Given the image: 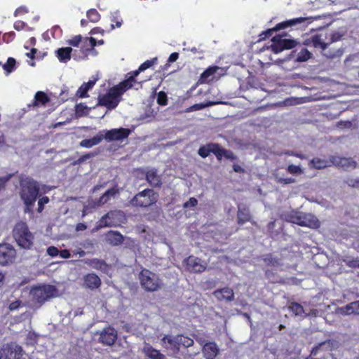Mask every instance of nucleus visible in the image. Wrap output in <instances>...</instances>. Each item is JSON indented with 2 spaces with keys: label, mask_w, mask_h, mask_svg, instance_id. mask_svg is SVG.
Segmentation results:
<instances>
[{
  "label": "nucleus",
  "mask_w": 359,
  "mask_h": 359,
  "mask_svg": "<svg viewBox=\"0 0 359 359\" xmlns=\"http://www.w3.org/2000/svg\"><path fill=\"white\" fill-rule=\"evenodd\" d=\"M111 22L115 23V25L113 23L111 25V29H114L115 27H121L122 25V20H118L116 17H114Z\"/></svg>",
  "instance_id": "69168bd1"
},
{
  "label": "nucleus",
  "mask_w": 359,
  "mask_h": 359,
  "mask_svg": "<svg viewBox=\"0 0 359 359\" xmlns=\"http://www.w3.org/2000/svg\"><path fill=\"white\" fill-rule=\"evenodd\" d=\"M87 18L92 22H97L100 20V14L95 8L88 10L86 13Z\"/></svg>",
  "instance_id": "a19ab883"
},
{
  "label": "nucleus",
  "mask_w": 359,
  "mask_h": 359,
  "mask_svg": "<svg viewBox=\"0 0 359 359\" xmlns=\"http://www.w3.org/2000/svg\"><path fill=\"white\" fill-rule=\"evenodd\" d=\"M342 313L346 315L359 314V301L351 302L341 309Z\"/></svg>",
  "instance_id": "72a5a7b5"
},
{
  "label": "nucleus",
  "mask_w": 359,
  "mask_h": 359,
  "mask_svg": "<svg viewBox=\"0 0 359 359\" xmlns=\"http://www.w3.org/2000/svg\"><path fill=\"white\" fill-rule=\"evenodd\" d=\"M49 203V198L48 196H43L38 201L37 212L41 213L44 209V205Z\"/></svg>",
  "instance_id": "de8ad7c7"
},
{
  "label": "nucleus",
  "mask_w": 359,
  "mask_h": 359,
  "mask_svg": "<svg viewBox=\"0 0 359 359\" xmlns=\"http://www.w3.org/2000/svg\"><path fill=\"white\" fill-rule=\"evenodd\" d=\"M121 215V211L111 210L103 215L96 223L95 226L93 229V232H95L104 227L116 226L118 216Z\"/></svg>",
  "instance_id": "ddd939ff"
},
{
  "label": "nucleus",
  "mask_w": 359,
  "mask_h": 359,
  "mask_svg": "<svg viewBox=\"0 0 359 359\" xmlns=\"http://www.w3.org/2000/svg\"><path fill=\"white\" fill-rule=\"evenodd\" d=\"M106 241L112 246H118L123 244L124 237L119 231L110 230L106 233Z\"/></svg>",
  "instance_id": "5701e85b"
},
{
  "label": "nucleus",
  "mask_w": 359,
  "mask_h": 359,
  "mask_svg": "<svg viewBox=\"0 0 359 359\" xmlns=\"http://www.w3.org/2000/svg\"><path fill=\"white\" fill-rule=\"evenodd\" d=\"M146 180L153 187H160L162 184L161 178L154 169L149 170L146 173Z\"/></svg>",
  "instance_id": "b1692460"
},
{
  "label": "nucleus",
  "mask_w": 359,
  "mask_h": 359,
  "mask_svg": "<svg viewBox=\"0 0 359 359\" xmlns=\"http://www.w3.org/2000/svg\"><path fill=\"white\" fill-rule=\"evenodd\" d=\"M20 196L25 206V212L33 213V208L39 194L40 185L30 177L20 180Z\"/></svg>",
  "instance_id": "f257e3e1"
},
{
  "label": "nucleus",
  "mask_w": 359,
  "mask_h": 359,
  "mask_svg": "<svg viewBox=\"0 0 359 359\" xmlns=\"http://www.w3.org/2000/svg\"><path fill=\"white\" fill-rule=\"evenodd\" d=\"M118 193V190L116 188H115V187L109 189L108 190H107L104 192L105 195H107V197H109V199L111 197H114Z\"/></svg>",
  "instance_id": "e2e57ef3"
},
{
  "label": "nucleus",
  "mask_w": 359,
  "mask_h": 359,
  "mask_svg": "<svg viewBox=\"0 0 359 359\" xmlns=\"http://www.w3.org/2000/svg\"><path fill=\"white\" fill-rule=\"evenodd\" d=\"M135 82L133 81V77H128L126 76V79L120 82L118 84L114 86V88L122 96V95L128 90L132 88Z\"/></svg>",
  "instance_id": "bb28decb"
},
{
  "label": "nucleus",
  "mask_w": 359,
  "mask_h": 359,
  "mask_svg": "<svg viewBox=\"0 0 359 359\" xmlns=\"http://www.w3.org/2000/svg\"><path fill=\"white\" fill-rule=\"evenodd\" d=\"M81 46V51L83 58L87 57L91 52H95V47L97 45V41L93 37L83 38Z\"/></svg>",
  "instance_id": "412c9836"
},
{
  "label": "nucleus",
  "mask_w": 359,
  "mask_h": 359,
  "mask_svg": "<svg viewBox=\"0 0 359 359\" xmlns=\"http://www.w3.org/2000/svg\"><path fill=\"white\" fill-rule=\"evenodd\" d=\"M13 237L18 245L25 250H32L34 245V236L30 231L27 224L19 222L14 226Z\"/></svg>",
  "instance_id": "f03ea898"
},
{
  "label": "nucleus",
  "mask_w": 359,
  "mask_h": 359,
  "mask_svg": "<svg viewBox=\"0 0 359 359\" xmlns=\"http://www.w3.org/2000/svg\"><path fill=\"white\" fill-rule=\"evenodd\" d=\"M262 259L268 266H278L280 265L279 259L274 257L271 254L266 255Z\"/></svg>",
  "instance_id": "4c0bfd02"
},
{
  "label": "nucleus",
  "mask_w": 359,
  "mask_h": 359,
  "mask_svg": "<svg viewBox=\"0 0 359 359\" xmlns=\"http://www.w3.org/2000/svg\"><path fill=\"white\" fill-rule=\"evenodd\" d=\"M25 353L20 346L4 345L0 348V359H27Z\"/></svg>",
  "instance_id": "f8f14e48"
},
{
  "label": "nucleus",
  "mask_w": 359,
  "mask_h": 359,
  "mask_svg": "<svg viewBox=\"0 0 359 359\" xmlns=\"http://www.w3.org/2000/svg\"><path fill=\"white\" fill-rule=\"evenodd\" d=\"M59 255L64 259H68L71 257L69 250L67 249L59 251Z\"/></svg>",
  "instance_id": "774afa93"
},
{
  "label": "nucleus",
  "mask_w": 359,
  "mask_h": 359,
  "mask_svg": "<svg viewBox=\"0 0 359 359\" xmlns=\"http://www.w3.org/2000/svg\"><path fill=\"white\" fill-rule=\"evenodd\" d=\"M86 264H87L89 266L96 270H99L103 272H106L108 269V264L106 263L104 260L93 258L90 259H88L86 261Z\"/></svg>",
  "instance_id": "cd10ccee"
},
{
  "label": "nucleus",
  "mask_w": 359,
  "mask_h": 359,
  "mask_svg": "<svg viewBox=\"0 0 359 359\" xmlns=\"http://www.w3.org/2000/svg\"><path fill=\"white\" fill-rule=\"evenodd\" d=\"M12 177V174H8L6 176L0 177V191L5 188L6 184L11 180Z\"/></svg>",
  "instance_id": "4d7b16f0"
},
{
  "label": "nucleus",
  "mask_w": 359,
  "mask_h": 359,
  "mask_svg": "<svg viewBox=\"0 0 359 359\" xmlns=\"http://www.w3.org/2000/svg\"><path fill=\"white\" fill-rule=\"evenodd\" d=\"M265 276L271 283H283L284 282L282 278L276 274V273H274L271 270H266L265 271Z\"/></svg>",
  "instance_id": "58836bf2"
},
{
  "label": "nucleus",
  "mask_w": 359,
  "mask_h": 359,
  "mask_svg": "<svg viewBox=\"0 0 359 359\" xmlns=\"http://www.w3.org/2000/svg\"><path fill=\"white\" fill-rule=\"evenodd\" d=\"M98 103L100 106L105 107L107 109H115L121 100V95L118 91L111 87L107 93L98 96Z\"/></svg>",
  "instance_id": "1a4fd4ad"
},
{
  "label": "nucleus",
  "mask_w": 359,
  "mask_h": 359,
  "mask_svg": "<svg viewBox=\"0 0 359 359\" xmlns=\"http://www.w3.org/2000/svg\"><path fill=\"white\" fill-rule=\"evenodd\" d=\"M15 37V33L14 32H9L7 33H5L2 36V41L5 43H10L14 40Z\"/></svg>",
  "instance_id": "3c124183"
},
{
  "label": "nucleus",
  "mask_w": 359,
  "mask_h": 359,
  "mask_svg": "<svg viewBox=\"0 0 359 359\" xmlns=\"http://www.w3.org/2000/svg\"><path fill=\"white\" fill-rule=\"evenodd\" d=\"M157 103L161 106H165L168 104V96L164 91H160L157 95Z\"/></svg>",
  "instance_id": "a18cd8bd"
},
{
  "label": "nucleus",
  "mask_w": 359,
  "mask_h": 359,
  "mask_svg": "<svg viewBox=\"0 0 359 359\" xmlns=\"http://www.w3.org/2000/svg\"><path fill=\"white\" fill-rule=\"evenodd\" d=\"M248 222H251L252 224H255V222L252 221V216L249 208L246 205H238L237 211V223L239 225H243Z\"/></svg>",
  "instance_id": "aec40b11"
},
{
  "label": "nucleus",
  "mask_w": 359,
  "mask_h": 359,
  "mask_svg": "<svg viewBox=\"0 0 359 359\" xmlns=\"http://www.w3.org/2000/svg\"><path fill=\"white\" fill-rule=\"evenodd\" d=\"M95 156V154L88 153L84 155L81 156L76 161L74 162V165L81 164V163L86 161V160Z\"/></svg>",
  "instance_id": "603ef678"
},
{
  "label": "nucleus",
  "mask_w": 359,
  "mask_h": 359,
  "mask_svg": "<svg viewBox=\"0 0 359 359\" xmlns=\"http://www.w3.org/2000/svg\"><path fill=\"white\" fill-rule=\"evenodd\" d=\"M157 62V58H153L151 60H148L144 62L142 64L140 65V70H142V72L147 69L148 68L152 67L154 65H155Z\"/></svg>",
  "instance_id": "49530a36"
},
{
  "label": "nucleus",
  "mask_w": 359,
  "mask_h": 359,
  "mask_svg": "<svg viewBox=\"0 0 359 359\" xmlns=\"http://www.w3.org/2000/svg\"><path fill=\"white\" fill-rule=\"evenodd\" d=\"M16 60L13 57H8L7 62L3 65V68L6 74H10L15 69Z\"/></svg>",
  "instance_id": "ea45409f"
},
{
  "label": "nucleus",
  "mask_w": 359,
  "mask_h": 359,
  "mask_svg": "<svg viewBox=\"0 0 359 359\" xmlns=\"http://www.w3.org/2000/svg\"><path fill=\"white\" fill-rule=\"evenodd\" d=\"M146 354L151 359H166L163 354L151 346L147 348Z\"/></svg>",
  "instance_id": "e433bc0d"
},
{
  "label": "nucleus",
  "mask_w": 359,
  "mask_h": 359,
  "mask_svg": "<svg viewBox=\"0 0 359 359\" xmlns=\"http://www.w3.org/2000/svg\"><path fill=\"white\" fill-rule=\"evenodd\" d=\"M283 35H276L271 39L272 43L270 46L273 53L277 54L284 50L292 49L297 45V41L294 39H284Z\"/></svg>",
  "instance_id": "9d476101"
},
{
  "label": "nucleus",
  "mask_w": 359,
  "mask_h": 359,
  "mask_svg": "<svg viewBox=\"0 0 359 359\" xmlns=\"http://www.w3.org/2000/svg\"><path fill=\"white\" fill-rule=\"evenodd\" d=\"M345 264L351 268H359V257H346L343 259Z\"/></svg>",
  "instance_id": "37998d69"
},
{
  "label": "nucleus",
  "mask_w": 359,
  "mask_h": 359,
  "mask_svg": "<svg viewBox=\"0 0 359 359\" xmlns=\"http://www.w3.org/2000/svg\"><path fill=\"white\" fill-rule=\"evenodd\" d=\"M325 344V341L319 343L316 346L312 348L309 355L305 358V359H321V358H315L314 357L318 353L321 347Z\"/></svg>",
  "instance_id": "c03bdc74"
},
{
  "label": "nucleus",
  "mask_w": 359,
  "mask_h": 359,
  "mask_svg": "<svg viewBox=\"0 0 359 359\" xmlns=\"http://www.w3.org/2000/svg\"><path fill=\"white\" fill-rule=\"evenodd\" d=\"M309 165L311 168L317 170H321L327 167H330L332 165L331 162V156H330L328 159L315 157L310 161Z\"/></svg>",
  "instance_id": "393cba45"
},
{
  "label": "nucleus",
  "mask_w": 359,
  "mask_h": 359,
  "mask_svg": "<svg viewBox=\"0 0 359 359\" xmlns=\"http://www.w3.org/2000/svg\"><path fill=\"white\" fill-rule=\"evenodd\" d=\"M346 184L352 187H358L359 184V179L358 180H353V179H348L346 181Z\"/></svg>",
  "instance_id": "338daca9"
},
{
  "label": "nucleus",
  "mask_w": 359,
  "mask_h": 359,
  "mask_svg": "<svg viewBox=\"0 0 359 359\" xmlns=\"http://www.w3.org/2000/svg\"><path fill=\"white\" fill-rule=\"evenodd\" d=\"M158 198V193L147 188L136 194L130 203L133 207L146 208L156 204Z\"/></svg>",
  "instance_id": "39448f33"
},
{
  "label": "nucleus",
  "mask_w": 359,
  "mask_h": 359,
  "mask_svg": "<svg viewBox=\"0 0 359 359\" xmlns=\"http://www.w3.org/2000/svg\"><path fill=\"white\" fill-rule=\"evenodd\" d=\"M203 346L202 352L205 359H215L219 353L218 346L215 341L205 342L203 339H196Z\"/></svg>",
  "instance_id": "dca6fc26"
},
{
  "label": "nucleus",
  "mask_w": 359,
  "mask_h": 359,
  "mask_svg": "<svg viewBox=\"0 0 359 359\" xmlns=\"http://www.w3.org/2000/svg\"><path fill=\"white\" fill-rule=\"evenodd\" d=\"M82 40L83 38L81 35H76L68 40L67 43L74 47H78L79 45L81 43Z\"/></svg>",
  "instance_id": "09e8293b"
},
{
  "label": "nucleus",
  "mask_w": 359,
  "mask_h": 359,
  "mask_svg": "<svg viewBox=\"0 0 359 359\" xmlns=\"http://www.w3.org/2000/svg\"><path fill=\"white\" fill-rule=\"evenodd\" d=\"M186 269L191 273H202L206 269V264L202 260L193 255L189 256L184 260Z\"/></svg>",
  "instance_id": "2eb2a0df"
},
{
  "label": "nucleus",
  "mask_w": 359,
  "mask_h": 359,
  "mask_svg": "<svg viewBox=\"0 0 359 359\" xmlns=\"http://www.w3.org/2000/svg\"><path fill=\"white\" fill-rule=\"evenodd\" d=\"M210 153L215 154L218 161H221L223 157L231 161L238 159L232 151L223 148L218 143L206 144L200 147L198 150V155L203 158L208 157Z\"/></svg>",
  "instance_id": "20e7f679"
},
{
  "label": "nucleus",
  "mask_w": 359,
  "mask_h": 359,
  "mask_svg": "<svg viewBox=\"0 0 359 359\" xmlns=\"http://www.w3.org/2000/svg\"><path fill=\"white\" fill-rule=\"evenodd\" d=\"M177 338L178 347H180V349L181 348H189L194 345V340L189 337L184 336L183 334H178L177 335Z\"/></svg>",
  "instance_id": "f704fd0d"
},
{
  "label": "nucleus",
  "mask_w": 359,
  "mask_h": 359,
  "mask_svg": "<svg viewBox=\"0 0 359 359\" xmlns=\"http://www.w3.org/2000/svg\"><path fill=\"white\" fill-rule=\"evenodd\" d=\"M26 25H27L25 22L21 21V20H17L15 22L13 27L15 30L20 31V30L24 29V28L25 27Z\"/></svg>",
  "instance_id": "680f3d73"
},
{
  "label": "nucleus",
  "mask_w": 359,
  "mask_h": 359,
  "mask_svg": "<svg viewBox=\"0 0 359 359\" xmlns=\"http://www.w3.org/2000/svg\"><path fill=\"white\" fill-rule=\"evenodd\" d=\"M289 309L295 316H302L304 313V307L297 302L291 303Z\"/></svg>",
  "instance_id": "79ce46f5"
},
{
  "label": "nucleus",
  "mask_w": 359,
  "mask_h": 359,
  "mask_svg": "<svg viewBox=\"0 0 359 359\" xmlns=\"http://www.w3.org/2000/svg\"><path fill=\"white\" fill-rule=\"evenodd\" d=\"M59 250L55 246H50L47 249V253L50 257H56L59 255Z\"/></svg>",
  "instance_id": "bf43d9fd"
},
{
  "label": "nucleus",
  "mask_w": 359,
  "mask_h": 359,
  "mask_svg": "<svg viewBox=\"0 0 359 359\" xmlns=\"http://www.w3.org/2000/svg\"><path fill=\"white\" fill-rule=\"evenodd\" d=\"M17 257L15 248L9 243L0 244V265L5 266L13 264Z\"/></svg>",
  "instance_id": "9b49d317"
},
{
  "label": "nucleus",
  "mask_w": 359,
  "mask_h": 359,
  "mask_svg": "<svg viewBox=\"0 0 359 359\" xmlns=\"http://www.w3.org/2000/svg\"><path fill=\"white\" fill-rule=\"evenodd\" d=\"M213 295L218 301L220 302H231L234 299L233 290L229 287H225L215 290L213 292Z\"/></svg>",
  "instance_id": "4be33fe9"
},
{
  "label": "nucleus",
  "mask_w": 359,
  "mask_h": 359,
  "mask_svg": "<svg viewBox=\"0 0 359 359\" xmlns=\"http://www.w3.org/2000/svg\"><path fill=\"white\" fill-rule=\"evenodd\" d=\"M162 344L165 348H170L173 351H179L178 342L177 336L172 337L171 336L165 335L161 339Z\"/></svg>",
  "instance_id": "c756f323"
},
{
  "label": "nucleus",
  "mask_w": 359,
  "mask_h": 359,
  "mask_svg": "<svg viewBox=\"0 0 359 359\" xmlns=\"http://www.w3.org/2000/svg\"><path fill=\"white\" fill-rule=\"evenodd\" d=\"M29 12L28 8L25 6H21L17 8L14 12V16L18 17L23 15Z\"/></svg>",
  "instance_id": "5fc2aeb1"
},
{
  "label": "nucleus",
  "mask_w": 359,
  "mask_h": 359,
  "mask_svg": "<svg viewBox=\"0 0 359 359\" xmlns=\"http://www.w3.org/2000/svg\"><path fill=\"white\" fill-rule=\"evenodd\" d=\"M142 287L148 292H155L161 289L162 282L159 277L151 271L143 269L139 274Z\"/></svg>",
  "instance_id": "0eeeda50"
},
{
  "label": "nucleus",
  "mask_w": 359,
  "mask_h": 359,
  "mask_svg": "<svg viewBox=\"0 0 359 359\" xmlns=\"http://www.w3.org/2000/svg\"><path fill=\"white\" fill-rule=\"evenodd\" d=\"M102 136V140L107 142L120 141L126 139L130 135L131 130L128 128H114L111 130H103Z\"/></svg>",
  "instance_id": "4468645a"
},
{
  "label": "nucleus",
  "mask_w": 359,
  "mask_h": 359,
  "mask_svg": "<svg viewBox=\"0 0 359 359\" xmlns=\"http://www.w3.org/2000/svg\"><path fill=\"white\" fill-rule=\"evenodd\" d=\"M50 101L48 95L43 91H38L34 96V100L33 102L34 106H37L39 104L41 105H45Z\"/></svg>",
  "instance_id": "c9c22d12"
},
{
  "label": "nucleus",
  "mask_w": 359,
  "mask_h": 359,
  "mask_svg": "<svg viewBox=\"0 0 359 359\" xmlns=\"http://www.w3.org/2000/svg\"><path fill=\"white\" fill-rule=\"evenodd\" d=\"M83 286L91 290L97 289L102 284V281L100 277L94 273H89L86 274L83 276Z\"/></svg>",
  "instance_id": "6ab92c4d"
},
{
  "label": "nucleus",
  "mask_w": 359,
  "mask_h": 359,
  "mask_svg": "<svg viewBox=\"0 0 359 359\" xmlns=\"http://www.w3.org/2000/svg\"><path fill=\"white\" fill-rule=\"evenodd\" d=\"M117 339V332L114 328L108 327L100 334L99 342L105 346H112Z\"/></svg>",
  "instance_id": "f3484780"
},
{
  "label": "nucleus",
  "mask_w": 359,
  "mask_h": 359,
  "mask_svg": "<svg viewBox=\"0 0 359 359\" xmlns=\"http://www.w3.org/2000/svg\"><path fill=\"white\" fill-rule=\"evenodd\" d=\"M102 133V132L100 131L97 135L92 138L83 140L80 142V146L85 148H90L99 144L103 140Z\"/></svg>",
  "instance_id": "2f4dec72"
},
{
  "label": "nucleus",
  "mask_w": 359,
  "mask_h": 359,
  "mask_svg": "<svg viewBox=\"0 0 359 359\" xmlns=\"http://www.w3.org/2000/svg\"><path fill=\"white\" fill-rule=\"evenodd\" d=\"M22 306V302L20 300H16L11 302L8 306V309L12 311L18 309Z\"/></svg>",
  "instance_id": "052dcab7"
},
{
  "label": "nucleus",
  "mask_w": 359,
  "mask_h": 359,
  "mask_svg": "<svg viewBox=\"0 0 359 359\" xmlns=\"http://www.w3.org/2000/svg\"><path fill=\"white\" fill-rule=\"evenodd\" d=\"M331 162L332 165H335L337 168H341L345 170L348 169H354L357 166V163L351 158L331 156Z\"/></svg>",
  "instance_id": "a211bd4d"
},
{
  "label": "nucleus",
  "mask_w": 359,
  "mask_h": 359,
  "mask_svg": "<svg viewBox=\"0 0 359 359\" xmlns=\"http://www.w3.org/2000/svg\"><path fill=\"white\" fill-rule=\"evenodd\" d=\"M142 72V70H140V67L135 71H131L128 72L126 76L128 77H133V81H134L135 83H137V80L135 79V77L139 75V74Z\"/></svg>",
  "instance_id": "0e129e2a"
},
{
  "label": "nucleus",
  "mask_w": 359,
  "mask_h": 359,
  "mask_svg": "<svg viewBox=\"0 0 359 359\" xmlns=\"http://www.w3.org/2000/svg\"><path fill=\"white\" fill-rule=\"evenodd\" d=\"M294 53H297L296 61L299 62H306L312 56V53L304 47L296 49Z\"/></svg>",
  "instance_id": "473e14b6"
},
{
  "label": "nucleus",
  "mask_w": 359,
  "mask_h": 359,
  "mask_svg": "<svg viewBox=\"0 0 359 359\" xmlns=\"http://www.w3.org/2000/svg\"><path fill=\"white\" fill-rule=\"evenodd\" d=\"M305 45L313 46L314 48H319L322 50H325L328 46V43L323 41L320 38V36L316 34L313 36L310 39H307L305 42Z\"/></svg>",
  "instance_id": "c85d7f7f"
},
{
  "label": "nucleus",
  "mask_w": 359,
  "mask_h": 359,
  "mask_svg": "<svg viewBox=\"0 0 359 359\" xmlns=\"http://www.w3.org/2000/svg\"><path fill=\"white\" fill-rule=\"evenodd\" d=\"M72 50L71 47L58 48L56 50V56L60 62L66 63L70 60Z\"/></svg>",
  "instance_id": "7c9ffc66"
},
{
  "label": "nucleus",
  "mask_w": 359,
  "mask_h": 359,
  "mask_svg": "<svg viewBox=\"0 0 359 359\" xmlns=\"http://www.w3.org/2000/svg\"><path fill=\"white\" fill-rule=\"evenodd\" d=\"M309 20V18L300 17V18H296L287 20L281 22L280 23H278L274 27H273L271 29H268L265 31H263L262 33H260L259 35V41L265 40V39L271 37L273 35V32H277V31H279L281 29H285L288 27L297 26V25L302 24Z\"/></svg>",
  "instance_id": "6e6552de"
},
{
  "label": "nucleus",
  "mask_w": 359,
  "mask_h": 359,
  "mask_svg": "<svg viewBox=\"0 0 359 359\" xmlns=\"http://www.w3.org/2000/svg\"><path fill=\"white\" fill-rule=\"evenodd\" d=\"M198 204V201L196 198L194 197H191L189 201H187V202H185L183 205V208H191V207H195Z\"/></svg>",
  "instance_id": "6e6d98bb"
},
{
  "label": "nucleus",
  "mask_w": 359,
  "mask_h": 359,
  "mask_svg": "<svg viewBox=\"0 0 359 359\" xmlns=\"http://www.w3.org/2000/svg\"><path fill=\"white\" fill-rule=\"evenodd\" d=\"M277 182L281 184H288L295 182V180L292 177H279L277 180Z\"/></svg>",
  "instance_id": "13d9d810"
},
{
  "label": "nucleus",
  "mask_w": 359,
  "mask_h": 359,
  "mask_svg": "<svg viewBox=\"0 0 359 359\" xmlns=\"http://www.w3.org/2000/svg\"><path fill=\"white\" fill-rule=\"evenodd\" d=\"M31 294L34 302L42 304L47 300L56 297L58 295V290L55 285L43 284L33 287Z\"/></svg>",
  "instance_id": "423d86ee"
},
{
  "label": "nucleus",
  "mask_w": 359,
  "mask_h": 359,
  "mask_svg": "<svg viewBox=\"0 0 359 359\" xmlns=\"http://www.w3.org/2000/svg\"><path fill=\"white\" fill-rule=\"evenodd\" d=\"M287 170L290 174H301L302 172L300 166L293 164L289 165L287 166Z\"/></svg>",
  "instance_id": "864d4df0"
},
{
  "label": "nucleus",
  "mask_w": 359,
  "mask_h": 359,
  "mask_svg": "<svg viewBox=\"0 0 359 359\" xmlns=\"http://www.w3.org/2000/svg\"><path fill=\"white\" fill-rule=\"evenodd\" d=\"M219 69L217 66H210L208 67L200 76L198 82L200 83H206L212 81L214 74Z\"/></svg>",
  "instance_id": "a878e982"
},
{
  "label": "nucleus",
  "mask_w": 359,
  "mask_h": 359,
  "mask_svg": "<svg viewBox=\"0 0 359 359\" xmlns=\"http://www.w3.org/2000/svg\"><path fill=\"white\" fill-rule=\"evenodd\" d=\"M280 218L287 222L293 223L301 226L318 228L319 222L313 215L301 212L290 210L283 212Z\"/></svg>",
  "instance_id": "7ed1b4c3"
},
{
  "label": "nucleus",
  "mask_w": 359,
  "mask_h": 359,
  "mask_svg": "<svg viewBox=\"0 0 359 359\" xmlns=\"http://www.w3.org/2000/svg\"><path fill=\"white\" fill-rule=\"evenodd\" d=\"M88 90L86 89V86L82 84L77 90L76 95L81 98L87 97H88Z\"/></svg>",
  "instance_id": "8fccbe9b"
}]
</instances>
